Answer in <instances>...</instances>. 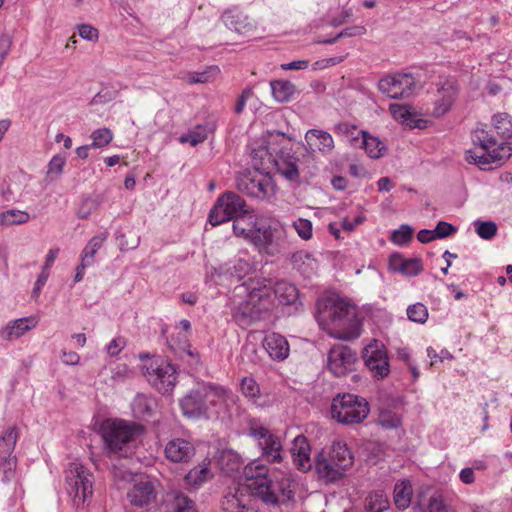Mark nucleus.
<instances>
[{"label": "nucleus", "mask_w": 512, "mask_h": 512, "mask_svg": "<svg viewBox=\"0 0 512 512\" xmlns=\"http://www.w3.org/2000/svg\"><path fill=\"white\" fill-rule=\"evenodd\" d=\"M218 462L221 470L228 475L238 472L242 466L240 456L232 450L222 451Z\"/></svg>", "instance_id": "nucleus-40"}, {"label": "nucleus", "mask_w": 512, "mask_h": 512, "mask_svg": "<svg viewBox=\"0 0 512 512\" xmlns=\"http://www.w3.org/2000/svg\"><path fill=\"white\" fill-rule=\"evenodd\" d=\"M108 236L109 233L104 231L98 235H95L88 241L81 254V258L85 264H94V257L96 253L104 245L108 239Z\"/></svg>", "instance_id": "nucleus-39"}, {"label": "nucleus", "mask_w": 512, "mask_h": 512, "mask_svg": "<svg viewBox=\"0 0 512 512\" xmlns=\"http://www.w3.org/2000/svg\"><path fill=\"white\" fill-rule=\"evenodd\" d=\"M216 129V123L214 121L206 122L205 124L196 125L187 134L180 137L181 143H190L192 146H197L203 143Z\"/></svg>", "instance_id": "nucleus-31"}, {"label": "nucleus", "mask_w": 512, "mask_h": 512, "mask_svg": "<svg viewBox=\"0 0 512 512\" xmlns=\"http://www.w3.org/2000/svg\"><path fill=\"white\" fill-rule=\"evenodd\" d=\"M333 130L337 135L346 137V139L350 141L352 145H358L361 134H358L360 130H358L355 125L349 122H341L336 124Z\"/></svg>", "instance_id": "nucleus-45"}, {"label": "nucleus", "mask_w": 512, "mask_h": 512, "mask_svg": "<svg viewBox=\"0 0 512 512\" xmlns=\"http://www.w3.org/2000/svg\"><path fill=\"white\" fill-rule=\"evenodd\" d=\"M473 225L478 236L484 240L492 239L498 231L497 224L493 221L476 220Z\"/></svg>", "instance_id": "nucleus-46"}, {"label": "nucleus", "mask_w": 512, "mask_h": 512, "mask_svg": "<svg viewBox=\"0 0 512 512\" xmlns=\"http://www.w3.org/2000/svg\"><path fill=\"white\" fill-rule=\"evenodd\" d=\"M309 61L308 60H295L289 63H285L281 65L283 70H304L308 68Z\"/></svg>", "instance_id": "nucleus-61"}, {"label": "nucleus", "mask_w": 512, "mask_h": 512, "mask_svg": "<svg viewBox=\"0 0 512 512\" xmlns=\"http://www.w3.org/2000/svg\"><path fill=\"white\" fill-rule=\"evenodd\" d=\"M78 31L81 38L85 40L93 41L98 38V30L91 25L82 24L78 27Z\"/></svg>", "instance_id": "nucleus-58"}, {"label": "nucleus", "mask_w": 512, "mask_h": 512, "mask_svg": "<svg viewBox=\"0 0 512 512\" xmlns=\"http://www.w3.org/2000/svg\"><path fill=\"white\" fill-rule=\"evenodd\" d=\"M311 160L310 154H302L300 157L296 152L291 150H281L277 154L274 163L277 173L291 183L299 184L301 174L305 173V160Z\"/></svg>", "instance_id": "nucleus-11"}, {"label": "nucleus", "mask_w": 512, "mask_h": 512, "mask_svg": "<svg viewBox=\"0 0 512 512\" xmlns=\"http://www.w3.org/2000/svg\"><path fill=\"white\" fill-rule=\"evenodd\" d=\"M413 229L407 224H403L399 229L392 233L391 240L397 245H406L412 239Z\"/></svg>", "instance_id": "nucleus-53"}, {"label": "nucleus", "mask_w": 512, "mask_h": 512, "mask_svg": "<svg viewBox=\"0 0 512 512\" xmlns=\"http://www.w3.org/2000/svg\"><path fill=\"white\" fill-rule=\"evenodd\" d=\"M196 449L189 440L173 438L165 446V457L173 463H187L195 455Z\"/></svg>", "instance_id": "nucleus-21"}, {"label": "nucleus", "mask_w": 512, "mask_h": 512, "mask_svg": "<svg viewBox=\"0 0 512 512\" xmlns=\"http://www.w3.org/2000/svg\"><path fill=\"white\" fill-rule=\"evenodd\" d=\"M259 219L260 217H256L253 211L248 208L243 215L232 220L234 235L251 241V235L254 233Z\"/></svg>", "instance_id": "nucleus-27"}, {"label": "nucleus", "mask_w": 512, "mask_h": 512, "mask_svg": "<svg viewBox=\"0 0 512 512\" xmlns=\"http://www.w3.org/2000/svg\"><path fill=\"white\" fill-rule=\"evenodd\" d=\"M156 498L154 486L151 482L136 483L127 493V499L134 507H147Z\"/></svg>", "instance_id": "nucleus-25"}, {"label": "nucleus", "mask_w": 512, "mask_h": 512, "mask_svg": "<svg viewBox=\"0 0 512 512\" xmlns=\"http://www.w3.org/2000/svg\"><path fill=\"white\" fill-rule=\"evenodd\" d=\"M436 94L433 101V117L440 118L446 115L454 105L460 91L459 84L454 78H439L436 84Z\"/></svg>", "instance_id": "nucleus-13"}, {"label": "nucleus", "mask_w": 512, "mask_h": 512, "mask_svg": "<svg viewBox=\"0 0 512 512\" xmlns=\"http://www.w3.org/2000/svg\"><path fill=\"white\" fill-rule=\"evenodd\" d=\"M221 20L227 28L240 34H248L256 29L255 21L238 7L225 10Z\"/></svg>", "instance_id": "nucleus-19"}, {"label": "nucleus", "mask_w": 512, "mask_h": 512, "mask_svg": "<svg viewBox=\"0 0 512 512\" xmlns=\"http://www.w3.org/2000/svg\"><path fill=\"white\" fill-rule=\"evenodd\" d=\"M272 95L279 103L289 102L295 91V85L288 80H274L270 82Z\"/></svg>", "instance_id": "nucleus-37"}, {"label": "nucleus", "mask_w": 512, "mask_h": 512, "mask_svg": "<svg viewBox=\"0 0 512 512\" xmlns=\"http://www.w3.org/2000/svg\"><path fill=\"white\" fill-rule=\"evenodd\" d=\"M389 111L395 120L401 122L410 129L424 127L425 121L422 119H417L415 117L411 106L401 104H390Z\"/></svg>", "instance_id": "nucleus-29"}, {"label": "nucleus", "mask_w": 512, "mask_h": 512, "mask_svg": "<svg viewBox=\"0 0 512 512\" xmlns=\"http://www.w3.org/2000/svg\"><path fill=\"white\" fill-rule=\"evenodd\" d=\"M389 268L404 276L413 277L422 272L423 264L420 258L406 259L401 254L394 253L389 258Z\"/></svg>", "instance_id": "nucleus-23"}, {"label": "nucleus", "mask_w": 512, "mask_h": 512, "mask_svg": "<svg viewBox=\"0 0 512 512\" xmlns=\"http://www.w3.org/2000/svg\"><path fill=\"white\" fill-rule=\"evenodd\" d=\"M230 391L223 386L207 384L197 389L190 390L179 401L180 409L184 417L191 420L206 418L208 414V402L215 403V399L226 401Z\"/></svg>", "instance_id": "nucleus-6"}, {"label": "nucleus", "mask_w": 512, "mask_h": 512, "mask_svg": "<svg viewBox=\"0 0 512 512\" xmlns=\"http://www.w3.org/2000/svg\"><path fill=\"white\" fill-rule=\"evenodd\" d=\"M92 143L90 146L93 148H102L107 146L113 139V133L109 128H100L92 132Z\"/></svg>", "instance_id": "nucleus-48"}, {"label": "nucleus", "mask_w": 512, "mask_h": 512, "mask_svg": "<svg viewBox=\"0 0 512 512\" xmlns=\"http://www.w3.org/2000/svg\"><path fill=\"white\" fill-rule=\"evenodd\" d=\"M70 473L68 483L75 493V498L84 503L93 493V475L82 465H76L75 470H71Z\"/></svg>", "instance_id": "nucleus-18"}, {"label": "nucleus", "mask_w": 512, "mask_h": 512, "mask_svg": "<svg viewBox=\"0 0 512 512\" xmlns=\"http://www.w3.org/2000/svg\"><path fill=\"white\" fill-rule=\"evenodd\" d=\"M415 86V78L407 73L387 75L381 78L378 83V89L392 99L409 97L413 94Z\"/></svg>", "instance_id": "nucleus-14"}, {"label": "nucleus", "mask_w": 512, "mask_h": 512, "mask_svg": "<svg viewBox=\"0 0 512 512\" xmlns=\"http://www.w3.org/2000/svg\"><path fill=\"white\" fill-rule=\"evenodd\" d=\"M58 254H59V248L50 249L46 255V260L42 267V270L50 272V269H51L55 259L57 258Z\"/></svg>", "instance_id": "nucleus-62"}, {"label": "nucleus", "mask_w": 512, "mask_h": 512, "mask_svg": "<svg viewBox=\"0 0 512 512\" xmlns=\"http://www.w3.org/2000/svg\"><path fill=\"white\" fill-rule=\"evenodd\" d=\"M253 96V91L251 88H245L242 93L239 95L236 105L234 108V112L236 114H241L246 106V102L249 98Z\"/></svg>", "instance_id": "nucleus-57"}, {"label": "nucleus", "mask_w": 512, "mask_h": 512, "mask_svg": "<svg viewBox=\"0 0 512 512\" xmlns=\"http://www.w3.org/2000/svg\"><path fill=\"white\" fill-rule=\"evenodd\" d=\"M173 506L175 512H197L194 501L180 492L175 493Z\"/></svg>", "instance_id": "nucleus-50"}, {"label": "nucleus", "mask_w": 512, "mask_h": 512, "mask_svg": "<svg viewBox=\"0 0 512 512\" xmlns=\"http://www.w3.org/2000/svg\"><path fill=\"white\" fill-rule=\"evenodd\" d=\"M417 239L419 242L426 244L433 240H436L437 238L434 233V229L433 230L422 229L418 232Z\"/></svg>", "instance_id": "nucleus-63"}, {"label": "nucleus", "mask_w": 512, "mask_h": 512, "mask_svg": "<svg viewBox=\"0 0 512 512\" xmlns=\"http://www.w3.org/2000/svg\"><path fill=\"white\" fill-rule=\"evenodd\" d=\"M388 506V498L381 490L371 492L365 499V510L367 512H382Z\"/></svg>", "instance_id": "nucleus-42"}, {"label": "nucleus", "mask_w": 512, "mask_h": 512, "mask_svg": "<svg viewBox=\"0 0 512 512\" xmlns=\"http://www.w3.org/2000/svg\"><path fill=\"white\" fill-rule=\"evenodd\" d=\"M305 140L314 150L322 154H330L334 149V140L330 133L320 129H310L305 134Z\"/></svg>", "instance_id": "nucleus-28"}, {"label": "nucleus", "mask_w": 512, "mask_h": 512, "mask_svg": "<svg viewBox=\"0 0 512 512\" xmlns=\"http://www.w3.org/2000/svg\"><path fill=\"white\" fill-rule=\"evenodd\" d=\"M210 460L204 459L200 464L192 468L184 477L186 485L199 488L213 477L210 469Z\"/></svg>", "instance_id": "nucleus-30"}, {"label": "nucleus", "mask_w": 512, "mask_h": 512, "mask_svg": "<svg viewBox=\"0 0 512 512\" xmlns=\"http://www.w3.org/2000/svg\"><path fill=\"white\" fill-rule=\"evenodd\" d=\"M445 509L446 505L444 503L442 495L434 494L430 497L427 504L428 512H444Z\"/></svg>", "instance_id": "nucleus-55"}, {"label": "nucleus", "mask_w": 512, "mask_h": 512, "mask_svg": "<svg viewBox=\"0 0 512 512\" xmlns=\"http://www.w3.org/2000/svg\"><path fill=\"white\" fill-rule=\"evenodd\" d=\"M38 320L34 316L19 318L10 321L0 329V338L5 341H12L23 336L27 331L36 327Z\"/></svg>", "instance_id": "nucleus-24"}, {"label": "nucleus", "mask_w": 512, "mask_h": 512, "mask_svg": "<svg viewBox=\"0 0 512 512\" xmlns=\"http://www.w3.org/2000/svg\"><path fill=\"white\" fill-rule=\"evenodd\" d=\"M249 206L237 193L227 191L221 194L211 208L208 221L212 226L220 225L243 215Z\"/></svg>", "instance_id": "nucleus-10"}, {"label": "nucleus", "mask_w": 512, "mask_h": 512, "mask_svg": "<svg viewBox=\"0 0 512 512\" xmlns=\"http://www.w3.org/2000/svg\"><path fill=\"white\" fill-rule=\"evenodd\" d=\"M317 321L337 329L335 338L352 340L361 333L362 323L354 305L344 299L327 298L317 302Z\"/></svg>", "instance_id": "nucleus-3"}, {"label": "nucleus", "mask_w": 512, "mask_h": 512, "mask_svg": "<svg viewBox=\"0 0 512 512\" xmlns=\"http://www.w3.org/2000/svg\"><path fill=\"white\" fill-rule=\"evenodd\" d=\"M19 436L16 426L7 427L0 435V469L6 479L11 477L16 467L17 458L13 453Z\"/></svg>", "instance_id": "nucleus-15"}, {"label": "nucleus", "mask_w": 512, "mask_h": 512, "mask_svg": "<svg viewBox=\"0 0 512 512\" xmlns=\"http://www.w3.org/2000/svg\"><path fill=\"white\" fill-rule=\"evenodd\" d=\"M459 478L464 484L474 483L475 476H474L473 468H470V467L463 468L460 471Z\"/></svg>", "instance_id": "nucleus-64"}, {"label": "nucleus", "mask_w": 512, "mask_h": 512, "mask_svg": "<svg viewBox=\"0 0 512 512\" xmlns=\"http://www.w3.org/2000/svg\"><path fill=\"white\" fill-rule=\"evenodd\" d=\"M358 134H361V137L356 147L363 148L371 158L383 156L386 147L377 137L369 135L366 131H359Z\"/></svg>", "instance_id": "nucleus-36"}, {"label": "nucleus", "mask_w": 512, "mask_h": 512, "mask_svg": "<svg viewBox=\"0 0 512 512\" xmlns=\"http://www.w3.org/2000/svg\"><path fill=\"white\" fill-rule=\"evenodd\" d=\"M362 358L372 376L383 379L390 373V363L385 345L374 339L363 349Z\"/></svg>", "instance_id": "nucleus-12"}, {"label": "nucleus", "mask_w": 512, "mask_h": 512, "mask_svg": "<svg viewBox=\"0 0 512 512\" xmlns=\"http://www.w3.org/2000/svg\"><path fill=\"white\" fill-rule=\"evenodd\" d=\"M314 463L318 477L325 483H334L345 474V471L336 466V463L325 450H321L316 454Z\"/></svg>", "instance_id": "nucleus-20"}, {"label": "nucleus", "mask_w": 512, "mask_h": 512, "mask_svg": "<svg viewBox=\"0 0 512 512\" xmlns=\"http://www.w3.org/2000/svg\"><path fill=\"white\" fill-rule=\"evenodd\" d=\"M272 288V297L278 299L282 305H292L298 299V289L288 281L281 280L275 283Z\"/></svg>", "instance_id": "nucleus-34"}, {"label": "nucleus", "mask_w": 512, "mask_h": 512, "mask_svg": "<svg viewBox=\"0 0 512 512\" xmlns=\"http://www.w3.org/2000/svg\"><path fill=\"white\" fill-rule=\"evenodd\" d=\"M342 61H343L342 57H332V58L322 59V60L316 61L314 63L313 69L314 70L324 69V68L339 64Z\"/></svg>", "instance_id": "nucleus-60"}, {"label": "nucleus", "mask_w": 512, "mask_h": 512, "mask_svg": "<svg viewBox=\"0 0 512 512\" xmlns=\"http://www.w3.org/2000/svg\"><path fill=\"white\" fill-rule=\"evenodd\" d=\"M30 215L26 211L9 209L0 213V225H20L29 221Z\"/></svg>", "instance_id": "nucleus-43"}, {"label": "nucleus", "mask_w": 512, "mask_h": 512, "mask_svg": "<svg viewBox=\"0 0 512 512\" xmlns=\"http://www.w3.org/2000/svg\"><path fill=\"white\" fill-rule=\"evenodd\" d=\"M65 164H66V155L65 154L54 155L47 165V172H46L45 180L47 182H52V181L57 180L63 173Z\"/></svg>", "instance_id": "nucleus-44"}, {"label": "nucleus", "mask_w": 512, "mask_h": 512, "mask_svg": "<svg viewBox=\"0 0 512 512\" xmlns=\"http://www.w3.org/2000/svg\"><path fill=\"white\" fill-rule=\"evenodd\" d=\"M155 406V399L145 394H137L132 402V409L137 417L150 416Z\"/></svg>", "instance_id": "nucleus-41"}, {"label": "nucleus", "mask_w": 512, "mask_h": 512, "mask_svg": "<svg viewBox=\"0 0 512 512\" xmlns=\"http://www.w3.org/2000/svg\"><path fill=\"white\" fill-rule=\"evenodd\" d=\"M293 227L298 236L303 240H309L313 235L312 222L306 218H298L293 222Z\"/></svg>", "instance_id": "nucleus-52"}, {"label": "nucleus", "mask_w": 512, "mask_h": 512, "mask_svg": "<svg viewBox=\"0 0 512 512\" xmlns=\"http://www.w3.org/2000/svg\"><path fill=\"white\" fill-rule=\"evenodd\" d=\"M139 358L142 361V373L149 384L159 393L172 392L177 380L175 366L160 357H150L148 354H141Z\"/></svg>", "instance_id": "nucleus-7"}, {"label": "nucleus", "mask_w": 512, "mask_h": 512, "mask_svg": "<svg viewBox=\"0 0 512 512\" xmlns=\"http://www.w3.org/2000/svg\"><path fill=\"white\" fill-rule=\"evenodd\" d=\"M369 412L368 401L355 394H338L332 400V418L344 425L362 423L369 415Z\"/></svg>", "instance_id": "nucleus-8"}, {"label": "nucleus", "mask_w": 512, "mask_h": 512, "mask_svg": "<svg viewBox=\"0 0 512 512\" xmlns=\"http://www.w3.org/2000/svg\"><path fill=\"white\" fill-rule=\"evenodd\" d=\"M240 387L243 395L251 400L258 398L260 395L259 385L252 377H244Z\"/></svg>", "instance_id": "nucleus-51"}, {"label": "nucleus", "mask_w": 512, "mask_h": 512, "mask_svg": "<svg viewBox=\"0 0 512 512\" xmlns=\"http://www.w3.org/2000/svg\"><path fill=\"white\" fill-rule=\"evenodd\" d=\"M407 316L409 320L423 324L428 319L427 307L422 303L410 305L407 308Z\"/></svg>", "instance_id": "nucleus-49"}, {"label": "nucleus", "mask_w": 512, "mask_h": 512, "mask_svg": "<svg viewBox=\"0 0 512 512\" xmlns=\"http://www.w3.org/2000/svg\"><path fill=\"white\" fill-rule=\"evenodd\" d=\"M290 451L293 463L298 470L307 472L312 468L311 447L304 435H298L294 438Z\"/></svg>", "instance_id": "nucleus-22"}, {"label": "nucleus", "mask_w": 512, "mask_h": 512, "mask_svg": "<svg viewBox=\"0 0 512 512\" xmlns=\"http://www.w3.org/2000/svg\"><path fill=\"white\" fill-rule=\"evenodd\" d=\"M327 454L333 459L336 466L345 472L352 467L354 463V457L345 443L334 442L331 450L327 451Z\"/></svg>", "instance_id": "nucleus-33"}, {"label": "nucleus", "mask_w": 512, "mask_h": 512, "mask_svg": "<svg viewBox=\"0 0 512 512\" xmlns=\"http://www.w3.org/2000/svg\"><path fill=\"white\" fill-rule=\"evenodd\" d=\"M264 466L250 463L244 467V476L249 481L247 489L234 488L229 490L222 500L223 512H255L250 506V496L261 499L265 504L277 505L286 503L293 498L291 479L282 476L271 480Z\"/></svg>", "instance_id": "nucleus-1"}, {"label": "nucleus", "mask_w": 512, "mask_h": 512, "mask_svg": "<svg viewBox=\"0 0 512 512\" xmlns=\"http://www.w3.org/2000/svg\"><path fill=\"white\" fill-rule=\"evenodd\" d=\"M263 347L273 360L283 361L289 356V343L281 334L270 333L266 335L263 340Z\"/></svg>", "instance_id": "nucleus-26"}, {"label": "nucleus", "mask_w": 512, "mask_h": 512, "mask_svg": "<svg viewBox=\"0 0 512 512\" xmlns=\"http://www.w3.org/2000/svg\"><path fill=\"white\" fill-rule=\"evenodd\" d=\"M247 298L232 310L234 322L241 328H246L263 320L273 308L272 288L266 280L249 279L243 284Z\"/></svg>", "instance_id": "nucleus-4"}, {"label": "nucleus", "mask_w": 512, "mask_h": 512, "mask_svg": "<svg viewBox=\"0 0 512 512\" xmlns=\"http://www.w3.org/2000/svg\"><path fill=\"white\" fill-rule=\"evenodd\" d=\"M250 242L260 251L274 256L284 249L285 231L277 221L261 216Z\"/></svg>", "instance_id": "nucleus-9"}, {"label": "nucleus", "mask_w": 512, "mask_h": 512, "mask_svg": "<svg viewBox=\"0 0 512 512\" xmlns=\"http://www.w3.org/2000/svg\"><path fill=\"white\" fill-rule=\"evenodd\" d=\"M365 32H366V29L363 26L348 27V28L343 29L341 32H339L332 38H326V39L318 38L316 40V42L319 44H333L341 38L360 36V35H363Z\"/></svg>", "instance_id": "nucleus-47"}, {"label": "nucleus", "mask_w": 512, "mask_h": 512, "mask_svg": "<svg viewBox=\"0 0 512 512\" xmlns=\"http://www.w3.org/2000/svg\"><path fill=\"white\" fill-rule=\"evenodd\" d=\"M290 262L293 268L306 276H310L318 266L317 260L305 250L293 253L290 257Z\"/></svg>", "instance_id": "nucleus-35"}, {"label": "nucleus", "mask_w": 512, "mask_h": 512, "mask_svg": "<svg viewBox=\"0 0 512 512\" xmlns=\"http://www.w3.org/2000/svg\"><path fill=\"white\" fill-rule=\"evenodd\" d=\"M141 426L119 419L104 420L100 426V435L109 454L127 456L132 452Z\"/></svg>", "instance_id": "nucleus-5"}, {"label": "nucleus", "mask_w": 512, "mask_h": 512, "mask_svg": "<svg viewBox=\"0 0 512 512\" xmlns=\"http://www.w3.org/2000/svg\"><path fill=\"white\" fill-rule=\"evenodd\" d=\"M412 485L409 480L403 479L395 484L394 503L399 509H406L411 503Z\"/></svg>", "instance_id": "nucleus-38"}, {"label": "nucleus", "mask_w": 512, "mask_h": 512, "mask_svg": "<svg viewBox=\"0 0 512 512\" xmlns=\"http://www.w3.org/2000/svg\"><path fill=\"white\" fill-rule=\"evenodd\" d=\"M250 434L254 438L258 439L259 442L268 440L272 435H274L267 428H265L263 426L251 428Z\"/></svg>", "instance_id": "nucleus-59"}, {"label": "nucleus", "mask_w": 512, "mask_h": 512, "mask_svg": "<svg viewBox=\"0 0 512 512\" xmlns=\"http://www.w3.org/2000/svg\"><path fill=\"white\" fill-rule=\"evenodd\" d=\"M237 188L248 196L264 199L272 192V183L262 174L243 175L237 180Z\"/></svg>", "instance_id": "nucleus-17"}, {"label": "nucleus", "mask_w": 512, "mask_h": 512, "mask_svg": "<svg viewBox=\"0 0 512 512\" xmlns=\"http://www.w3.org/2000/svg\"><path fill=\"white\" fill-rule=\"evenodd\" d=\"M493 126L502 141H498L489 131L477 128L472 134V141L483 153L477 154L471 150L466 153V160L481 169H486L492 163L502 165L512 156V119L507 113H499L493 116Z\"/></svg>", "instance_id": "nucleus-2"}, {"label": "nucleus", "mask_w": 512, "mask_h": 512, "mask_svg": "<svg viewBox=\"0 0 512 512\" xmlns=\"http://www.w3.org/2000/svg\"><path fill=\"white\" fill-rule=\"evenodd\" d=\"M258 446L262 450V457L270 463H280L283 460V447L280 438L272 435L268 440L261 441Z\"/></svg>", "instance_id": "nucleus-32"}, {"label": "nucleus", "mask_w": 512, "mask_h": 512, "mask_svg": "<svg viewBox=\"0 0 512 512\" xmlns=\"http://www.w3.org/2000/svg\"><path fill=\"white\" fill-rule=\"evenodd\" d=\"M126 346V340L124 337H116L107 345L106 350L110 356L118 355Z\"/></svg>", "instance_id": "nucleus-56"}, {"label": "nucleus", "mask_w": 512, "mask_h": 512, "mask_svg": "<svg viewBox=\"0 0 512 512\" xmlns=\"http://www.w3.org/2000/svg\"><path fill=\"white\" fill-rule=\"evenodd\" d=\"M457 231V228L446 221H439L434 229L437 239H443L452 236Z\"/></svg>", "instance_id": "nucleus-54"}, {"label": "nucleus", "mask_w": 512, "mask_h": 512, "mask_svg": "<svg viewBox=\"0 0 512 512\" xmlns=\"http://www.w3.org/2000/svg\"><path fill=\"white\" fill-rule=\"evenodd\" d=\"M357 354L346 345H335L328 353V369L340 377L354 370Z\"/></svg>", "instance_id": "nucleus-16"}]
</instances>
